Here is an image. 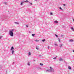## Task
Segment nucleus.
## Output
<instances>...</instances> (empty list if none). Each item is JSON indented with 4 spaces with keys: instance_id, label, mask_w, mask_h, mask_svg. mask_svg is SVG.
Returning <instances> with one entry per match:
<instances>
[{
    "instance_id": "9",
    "label": "nucleus",
    "mask_w": 74,
    "mask_h": 74,
    "mask_svg": "<svg viewBox=\"0 0 74 74\" xmlns=\"http://www.w3.org/2000/svg\"><path fill=\"white\" fill-rule=\"evenodd\" d=\"M14 49V47H12L11 49V50L12 51V50H13L12 49Z\"/></svg>"
},
{
    "instance_id": "30",
    "label": "nucleus",
    "mask_w": 74,
    "mask_h": 74,
    "mask_svg": "<svg viewBox=\"0 0 74 74\" xmlns=\"http://www.w3.org/2000/svg\"><path fill=\"white\" fill-rule=\"evenodd\" d=\"M27 27H28V25H26Z\"/></svg>"
},
{
    "instance_id": "8",
    "label": "nucleus",
    "mask_w": 74,
    "mask_h": 74,
    "mask_svg": "<svg viewBox=\"0 0 74 74\" xmlns=\"http://www.w3.org/2000/svg\"><path fill=\"white\" fill-rule=\"evenodd\" d=\"M35 41H36V42H38L39 41V40H35Z\"/></svg>"
},
{
    "instance_id": "28",
    "label": "nucleus",
    "mask_w": 74,
    "mask_h": 74,
    "mask_svg": "<svg viewBox=\"0 0 74 74\" xmlns=\"http://www.w3.org/2000/svg\"><path fill=\"white\" fill-rule=\"evenodd\" d=\"M30 4H31V5H32V3H30Z\"/></svg>"
},
{
    "instance_id": "33",
    "label": "nucleus",
    "mask_w": 74,
    "mask_h": 74,
    "mask_svg": "<svg viewBox=\"0 0 74 74\" xmlns=\"http://www.w3.org/2000/svg\"><path fill=\"white\" fill-rule=\"evenodd\" d=\"M36 1H37V0H35Z\"/></svg>"
},
{
    "instance_id": "12",
    "label": "nucleus",
    "mask_w": 74,
    "mask_h": 74,
    "mask_svg": "<svg viewBox=\"0 0 74 74\" xmlns=\"http://www.w3.org/2000/svg\"><path fill=\"white\" fill-rule=\"evenodd\" d=\"M40 66H43V64H42V63H40Z\"/></svg>"
},
{
    "instance_id": "15",
    "label": "nucleus",
    "mask_w": 74,
    "mask_h": 74,
    "mask_svg": "<svg viewBox=\"0 0 74 74\" xmlns=\"http://www.w3.org/2000/svg\"><path fill=\"white\" fill-rule=\"evenodd\" d=\"M54 22H55V23H58V21H55Z\"/></svg>"
},
{
    "instance_id": "16",
    "label": "nucleus",
    "mask_w": 74,
    "mask_h": 74,
    "mask_svg": "<svg viewBox=\"0 0 74 74\" xmlns=\"http://www.w3.org/2000/svg\"><path fill=\"white\" fill-rule=\"evenodd\" d=\"M71 29L72 30H74V28H73L72 27H71Z\"/></svg>"
},
{
    "instance_id": "20",
    "label": "nucleus",
    "mask_w": 74,
    "mask_h": 74,
    "mask_svg": "<svg viewBox=\"0 0 74 74\" xmlns=\"http://www.w3.org/2000/svg\"><path fill=\"white\" fill-rule=\"evenodd\" d=\"M62 46V45H60V47H61Z\"/></svg>"
},
{
    "instance_id": "34",
    "label": "nucleus",
    "mask_w": 74,
    "mask_h": 74,
    "mask_svg": "<svg viewBox=\"0 0 74 74\" xmlns=\"http://www.w3.org/2000/svg\"><path fill=\"white\" fill-rule=\"evenodd\" d=\"M73 21H74V19H73Z\"/></svg>"
},
{
    "instance_id": "24",
    "label": "nucleus",
    "mask_w": 74,
    "mask_h": 74,
    "mask_svg": "<svg viewBox=\"0 0 74 74\" xmlns=\"http://www.w3.org/2000/svg\"><path fill=\"white\" fill-rule=\"evenodd\" d=\"M28 66H30V63H28Z\"/></svg>"
},
{
    "instance_id": "18",
    "label": "nucleus",
    "mask_w": 74,
    "mask_h": 74,
    "mask_svg": "<svg viewBox=\"0 0 74 74\" xmlns=\"http://www.w3.org/2000/svg\"><path fill=\"white\" fill-rule=\"evenodd\" d=\"M56 59V57H54L53 58L54 59Z\"/></svg>"
},
{
    "instance_id": "29",
    "label": "nucleus",
    "mask_w": 74,
    "mask_h": 74,
    "mask_svg": "<svg viewBox=\"0 0 74 74\" xmlns=\"http://www.w3.org/2000/svg\"><path fill=\"white\" fill-rule=\"evenodd\" d=\"M56 36L58 37V35H56Z\"/></svg>"
},
{
    "instance_id": "7",
    "label": "nucleus",
    "mask_w": 74,
    "mask_h": 74,
    "mask_svg": "<svg viewBox=\"0 0 74 74\" xmlns=\"http://www.w3.org/2000/svg\"><path fill=\"white\" fill-rule=\"evenodd\" d=\"M24 3V2H25V3H27V2H28V1L27 0H26L25 1H23Z\"/></svg>"
},
{
    "instance_id": "14",
    "label": "nucleus",
    "mask_w": 74,
    "mask_h": 74,
    "mask_svg": "<svg viewBox=\"0 0 74 74\" xmlns=\"http://www.w3.org/2000/svg\"><path fill=\"white\" fill-rule=\"evenodd\" d=\"M28 55H31V53H30V52H29Z\"/></svg>"
},
{
    "instance_id": "26",
    "label": "nucleus",
    "mask_w": 74,
    "mask_h": 74,
    "mask_svg": "<svg viewBox=\"0 0 74 74\" xmlns=\"http://www.w3.org/2000/svg\"><path fill=\"white\" fill-rule=\"evenodd\" d=\"M48 48H49V46H48L47 47Z\"/></svg>"
},
{
    "instance_id": "4",
    "label": "nucleus",
    "mask_w": 74,
    "mask_h": 74,
    "mask_svg": "<svg viewBox=\"0 0 74 74\" xmlns=\"http://www.w3.org/2000/svg\"><path fill=\"white\" fill-rule=\"evenodd\" d=\"M59 61H63V59L62 58H60L59 59Z\"/></svg>"
},
{
    "instance_id": "3",
    "label": "nucleus",
    "mask_w": 74,
    "mask_h": 74,
    "mask_svg": "<svg viewBox=\"0 0 74 74\" xmlns=\"http://www.w3.org/2000/svg\"><path fill=\"white\" fill-rule=\"evenodd\" d=\"M14 50H12V55H13V54H14Z\"/></svg>"
},
{
    "instance_id": "1",
    "label": "nucleus",
    "mask_w": 74,
    "mask_h": 74,
    "mask_svg": "<svg viewBox=\"0 0 74 74\" xmlns=\"http://www.w3.org/2000/svg\"><path fill=\"white\" fill-rule=\"evenodd\" d=\"M9 34L11 36H13V32L12 31H10L9 32Z\"/></svg>"
},
{
    "instance_id": "22",
    "label": "nucleus",
    "mask_w": 74,
    "mask_h": 74,
    "mask_svg": "<svg viewBox=\"0 0 74 74\" xmlns=\"http://www.w3.org/2000/svg\"><path fill=\"white\" fill-rule=\"evenodd\" d=\"M55 45H56V46H58V45L56 44H55Z\"/></svg>"
},
{
    "instance_id": "32",
    "label": "nucleus",
    "mask_w": 74,
    "mask_h": 74,
    "mask_svg": "<svg viewBox=\"0 0 74 74\" xmlns=\"http://www.w3.org/2000/svg\"><path fill=\"white\" fill-rule=\"evenodd\" d=\"M73 52H74V50H73Z\"/></svg>"
},
{
    "instance_id": "11",
    "label": "nucleus",
    "mask_w": 74,
    "mask_h": 74,
    "mask_svg": "<svg viewBox=\"0 0 74 74\" xmlns=\"http://www.w3.org/2000/svg\"><path fill=\"white\" fill-rule=\"evenodd\" d=\"M14 23H16V24H19V23H18V22H15Z\"/></svg>"
},
{
    "instance_id": "17",
    "label": "nucleus",
    "mask_w": 74,
    "mask_h": 74,
    "mask_svg": "<svg viewBox=\"0 0 74 74\" xmlns=\"http://www.w3.org/2000/svg\"><path fill=\"white\" fill-rule=\"evenodd\" d=\"M32 36H35V34H32Z\"/></svg>"
},
{
    "instance_id": "31",
    "label": "nucleus",
    "mask_w": 74,
    "mask_h": 74,
    "mask_svg": "<svg viewBox=\"0 0 74 74\" xmlns=\"http://www.w3.org/2000/svg\"><path fill=\"white\" fill-rule=\"evenodd\" d=\"M63 35H62L61 36V37H63Z\"/></svg>"
},
{
    "instance_id": "25",
    "label": "nucleus",
    "mask_w": 74,
    "mask_h": 74,
    "mask_svg": "<svg viewBox=\"0 0 74 74\" xmlns=\"http://www.w3.org/2000/svg\"><path fill=\"white\" fill-rule=\"evenodd\" d=\"M63 5H64V6H65V5H65V4H63Z\"/></svg>"
},
{
    "instance_id": "5",
    "label": "nucleus",
    "mask_w": 74,
    "mask_h": 74,
    "mask_svg": "<svg viewBox=\"0 0 74 74\" xmlns=\"http://www.w3.org/2000/svg\"><path fill=\"white\" fill-rule=\"evenodd\" d=\"M68 69L69 70H71V68L70 66H69L68 67Z\"/></svg>"
},
{
    "instance_id": "6",
    "label": "nucleus",
    "mask_w": 74,
    "mask_h": 74,
    "mask_svg": "<svg viewBox=\"0 0 74 74\" xmlns=\"http://www.w3.org/2000/svg\"><path fill=\"white\" fill-rule=\"evenodd\" d=\"M69 41L70 42H72V41H73V40L72 39L70 40Z\"/></svg>"
},
{
    "instance_id": "2",
    "label": "nucleus",
    "mask_w": 74,
    "mask_h": 74,
    "mask_svg": "<svg viewBox=\"0 0 74 74\" xmlns=\"http://www.w3.org/2000/svg\"><path fill=\"white\" fill-rule=\"evenodd\" d=\"M50 68L51 69V71H53V69H52V67H50Z\"/></svg>"
},
{
    "instance_id": "13",
    "label": "nucleus",
    "mask_w": 74,
    "mask_h": 74,
    "mask_svg": "<svg viewBox=\"0 0 74 74\" xmlns=\"http://www.w3.org/2000/svg\"><path fill=\"white\" fill-rule=\"evenodd\" d=\"M42 41L43 42H44V41H45V39H44L43 40H42Z\"/></svg>"
},
{
    "instance_id": "19",
    "label": "nucleus",
    "mask_w": 74,
    "mask_h": 74,
    "mask_svg": "<svg viewBox=\"0 0 74 74\" xmlns=\"http://www.w3.org/2000/svg\"><path fill=\"white\" fill-rule=\"evenodd\" d=\"M59 9H60V10H62V8L60 7L59 8Z\"/></svg>"
},
{
    "instance_id": "10",
    "label": "nucleus",
    "mask_w": 74,
    "mask_h": 74,
    "mask_svg": "<svg viewBox=\"0 0 74 74\" xmlns=\"http://www.w3.org/2000/svg\"><path fill=\"white\" fill-rule=\"evenodd\" d=\"M23 3H24V2H23V1H22L21 4V5H22Z\"/></svg>"
},
{
    "instance_id": "27",
    "label": "nucleus",
    "mask_w": 74,
    "mask_h": 74,
    "mask_svg": "<svg viewBox=\"0 0 74 74\" xmlns=\"http://www.w3.org/2000/svg\"><path fill=\"white\" fill-rule=\"evenodd\" d=\"M1 38V36L0 37V40Z\"/></svg>"
},
{
    "instance_id": "23",
    "label": "nucleus",
    "mask_w": 74,
    "mask_h": 74,
    "mask_svg": "<svg viewBox=\"0 0 74 74\" xmlns=\"http://www.w3.org/2000/svg\"><path fill=\"white\" fill-rule=\"evenodd\" d=\"M50 14L51 15H53L52 13H50Z\"/></svg>"
},
{
    "instance_id": "21",
    "label": "nucleus",
    "mask_w": 74,
    "mask_h": 74,
    "mask_svg": "<svg viewBox=\"0 0 74 74\" xmlns=\"http://www.w3.org/2000/svg\"><path fill=\"white\" fill-rule=\"evenodd\" d=\"M36 49H37V50H38V48L37 47H36Z\"/></svg>"
}]
</instances>
